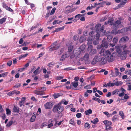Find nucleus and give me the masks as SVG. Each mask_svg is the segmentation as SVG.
<instances>
[{"mask_svg": "<svg viewBox=\"0 0 131 131\" xmlns=\"http://www.w3.org/2000/svg\"><path fill=\"white\" fill-rule=\"evenodd\" d=\"M100 53L101 54L105 55L107 59V61L109 62H112L113 61L116 54V52H114L111 54L109 51H104L103 50H101L100 51Z\"/></svg>", "mask_w": 131, "mask_h": 131, "instance_id": "nucleus-1", "label": "nucleus"}, {"mask_svg": "<svg viewBox=\"0 0 131 131\" xmlns=\"http://www.w3.org/2000/svg\"><path fill=\"white\" fill-rule=\"evenodd\" d=\"M63 101V100L61 102L54 106L52 110L54 113L60 114L63 111L64 108L61 105V104L62 103V102L64 101Z\"/></svg>", "mask_w": 131, "mask_h": 131, "instance_id": "nucleus-2", "label": "nucleus"}, {"mask_svg": "<svg viewBox=\"0 0 131 131\" xmlns=\"http://www.w3.org/2000/svg\"><path fill=\"white\" fill-rule=\"evenodd\" d=\"M126 92V90L124 89L121 88L120 89L115 90L112 92V95H114L116 93L118 94V96L122 97L124 95V93Z\"/></svg>", "mask_w": 131, "mask_h": 131, "instance_id": "nucleus-3", "label": "nucleus"}, {"mask_svg": "<svg viewBox=\"0 0 131 131\" xmlns=\"http://www.w3.org/2000/svg\"><path fill=\"white\" fill-rule=\"evenodd\" d=\"M57 41L53 42L50 46H49V48L50 50L53 51L58 49L60 47V45L58 43Z\"/></svg>", "mask_w": 131, "mask_h": 131, "instance_id": "nucleus-4", "label": "nucleus"}, {"mask_svg": "<svg viewBox=\"0 0 131 131\" xmlns=\"http://www.w3.org/2000/svg\"><path fill=\"white\" fill-rule=\"evenodd\" d=\"M104 56L102 57H100V62L101 65H103L105 64L107 61V59L105 55H103Z\"/></svg>", "mask_w": 131, "mask_h": 131, "instance_id": "nucleus-5", "label": "nucleus"}, {"mask_svg": "<svg viewBox=\"0 0 131 131\" xmlns=\"http://www.w3.org/2000/svg\"><path fill=\"white\" fill-rule=\"evenodd\" d=\"M129 51L127 50H125L122 53L121 58L122 59H125L126 57L127 54L129 53Z\"/></svg>", "mask_w": 131, "mask_h": 131, "instance_id": "nucleus-6", "label": "nucleus"}, {"mask_svg": "<svg viewBox=\"0 0 131 131\" xmlns=\"http://www.w3.org/2000/svg\"><path fill=\"white\" fill-rule=\"evenodd\" d=\"M45 108L46 109H49L52 108V104L51 103L49 102H47L44 105Z\"/></svg>", "mask_w": 131, "mask_h": 131, "instance_id": "nucleus-7", "label": "nucleus"}, {"mask_svg": "<svg viewBox=\"0 0 131 131\" xmlns=\"http://www.w3.org/2000/svg\"><path fill=\"white\" fill-rule=\"evenodd\" d=\"M124 94H125V93ZM123 96V97H121L120 100H122L123 102H126L127 101V100L129 98V97L126 94H124V95Z\"/></svg>", "mask_w": 131, "mask_h": 131, "instance_id": "nucleus-8", "label": "nucleus"}, {"mask_svg": "<svg viewBox=\"0 0 131 131\" xmlns=\"http://www.w3.org/2000/svg\"><path fill=\"white\" fill-rule=\"evenodd\" d=\"M34 92L35 94L39 95H42L45 94V92L42 90H35L34 91Z\"/></svg>", "mask_w": 131, "mask_h": 131, "instance_id": "nucleus-9", "label": "nucleus"}, {"mask_svg": "<svg viewBox=\"0 0 131 131\" xmlns=\"http://www.w3.org/2000/svg\"><path fill=\"white\" fill-rule=\"evenodd\" d=\"M99 57L97 56L95 57L93 59L91 62L92 64H95L96 63L98 62H100V59Z\"/></svg>", "mask_w": 131, "mask_h": 131, "instance_id": "nucleus-10", "label": "nucleus"}, {"mask_svg": "<svg viewBox=\"0 0 131 131\" xmlns=\"http://www.w3.org/2000/svg\"><path fill=\"white\" fill-rule=\"evenodd\" d=\"M129 40V38L127 36H125L121 38L119 40V42H126Z\"/></svg>", "mask_w": 131, "mask_h": 131, "instance_id": "nucleus-11", "label": "nucleus"}, {"mask_svg": "<svg viewBox=\"0 0 131 131\" xmlns=\"http://www.w3.org/2000/svg\"><path fill=\"white\" fill-rule=\"evenodd\" d=\"M108 43L106 41H104L103 40V42L101 45V48L102 47H104L106 48L108 47Z\"/></svg>", "mask_w": 131, "mask_h": 131, "instance_id": "nucleus-12", "label": "nucleus"}, {"mask_svg": "<svg viewBox=\"0 0 131 131\" xmlns=\"http://www.w3.org/2000/svg\"><path fill=\"white\" fill-rule=\"evenodd\" d=\"M85 48V45H82L78 49V51H80L81 53H82L84 51Z\"/></svg>", "mask_w": 131, "mask_h": 131, "instance_id": "nucleus-13", "label": "nucleus"}, {"mask_svg": "<svg viewBox=\"0 0 131 131\" xmlns=\"http://www.w3.org/2000/svg\"><path fill=\"white\" fill-rule=\"evenodd\" d=\"M26 99V97H23L21 100L19 102V105L20 107H21L24 104V101Z\"/></svg>", "mask_w": 131, "mask_h": 131, "instance_id": "nucleus-14", "label": "nucleus"}, {"mask_svg": "<svg viewBox=\"0 0 131 131\" xmlns=\"http://www.w3.org/2000/svg\"><path fill=\"white\" fill-rule=\"evenodd\" d=\"M113 18H111L109 19L108 22V24L110 25H114V22L113 21Z\"/></svg>", "mask_w": 131, "mask_h": 131, "instance_id": "nucleus-15", "label": "nucleus"}, {"mask_svg": "<svg viewBox=\"0 0 131 131\" xmlns=\"http://www.w3.org/2000/svg\"><path fill=\"white\" fill-rule=\"evenodd\" d=\"M78 82L74 81L72 82L71 84V86H73L74 88H76L78 86Z\"/></svg>", "mask_w": 131, "mask_h": 131, "instance_id": "nucleus-16", "label": "nucleus"}, {"mask_svg": "<svg viewBox=\"0 0 131 131\" xmlns=\"http://www.w3.org/2000/svg\"><path fill=\"white\" fill-rule=\"evenodd\" d=\"M96 50L95 49H92L90 51L89 54L90 55L92 56L94 55L96 53Z\"/></svg>", "mask_w": 131, "mask_h": 131, "instance_id": "nucleus-17", "label": "nucleus"}, {"mask_svg": "<svg viewBox=\"0 0 131 131\" xmlns=\"http://www.w3.org/2000/svg\"><path fill=\"white\" fill-rule=\"evenodd\" d=\"M81 53L80 51H78V50L76 51V52L75 54L74 57L75 58H79L80 56V54Z\"/></svg>", "mask_w": 131, "mask_h": 131, "instance_id": "nucleus-18", "label": "nucleus"}, {"mask_svg": "<svg viewBox=\"0 0 131 131\" xmlns=\"http://www.w3.org/2000/svg\"><path fill=\"white\" fill-rule=\"evenodd\" d=\"M103 123L105 124L106 126H110L112 124L111 121L107 120H105L103 121Z\"/></svg>", "mask_w": 131, "mask_h": 131, "instance_id": "nucleus-19", "label": "nucleus"}, {"mask_svg": "<svg viewBox=\"0 0 131 131\" xmlns=\"http://www.w3.org/2000/svg\"><path fill=\"white\" fill-rule=\"evenodd\" d=\"M13 112H14L18 113L19 112V108L18 107L14 106L13 108Z\"/></svg>", "mask_w": 131, "mask_h": 131, "instance_id": "nucleus-20", "label": "nucleus"}, {"mask_svg": "<svg viewBox=\"0 0 131 131\" xmlns=\"http://www.w3.org/2000/svg\"><path fill=\"white\" fill-rule=\"evenodd\" d=\"M40 69V67H38L37 69L35 70L34 72L33 73L34 74H35V75H37L40 73V72L39 71V70Z\"/></svg>", "mask_w": 131, "mask_h": 131, "instance_id": "nucleus-21", "label": "nucleus"}, {"mask_svg": "<svg viewBox=\"0 0 131 131\" xmlns=\"http://www.w3.org/2000/svg\"><path fill=\"white\" fill-rule=\"evenodd\" d=\"M92 113V111L91 109H89L85 112V113L86 115H89Z\"/></svg>", "mask_w": 131, "mask_h": 131, "instance_id": "nucleus-22", "label": "nucleus"}, {"mask_svg": "<svg viewBox=\"0 0 131 131\" xmlns=\"http://www.w3.org/2000/svg\"><path fill=\"white\" fill-rule=\"evenodd\" d=\"M121 23V21L120 20H118L114 22V25L115 26H117Z\"/></svg>", "mask_w": 131, "mask_h": 131, "instance_id": "nucleus-23", "label": "nucleus"}, {"mask_svg": "<svg viewBox=\"0 0 131 131\" xmlns=\"http://www.w3.org/2000/svg\"><path fill=\"white\" fill-rule=\"evenodd\" d=\"M34 114L33 113V115L30 119V121L31 122H33L35 121L36 118V116L35 115V114Z\"/></svg>", "mask_w": 131, "mask_h": 131, "instance_id": "nucleus-24", "label": "nucleus"}, {"mask_svg": "<svg viewBox=\"0 0 131 131\" xmlns=\"http://www.w3.org/2000/svg\"><path fill=\"white\" fill-rule=\"evenodd\" d=\"M86 37L85 36L81 37L80 39V41L81 42H82L85 40Z\"/></svg>", "mask_w": 131, "mask_h": 131, "instance_id": "nucleus-25", "label": "nucleus"}, {"mask_svg": "<svg viewBox=\"0 0 131 131\" xmlns=\"http://www.w3.org/2000/svg\"><path fill=\"white\" fill-rule=\"evenodd\" d=\"M92 99L93 100L97 101L99 103H100L101 101L100 99L95 97L94 96L93 97Z\"/></svg>", "mask_w": 131, "mask_h": 131, "instance_id": "nucleus-26", "label": "nucleus"}, {"mask_svg": "<svg viewBox=\"0 0 131 131\" xmlns=\"http://www.w3.org/2000/svg\"><path fill=\"white\" fill-rule=\"evenodd\" d=\"M118 34H119L121 33L122 34L124 33L125 32H126V31H125V28H123L120 30H118Z\"/></svg>", "mask_w": 131, "mask_h": 131, "instance_id": "nucleus-27", "label": "nucleus"}, {"mask_svg": "<svg viewBox=\"0 0 131 131\" xmlns=\"http://www.w3.org/2000/svg\"><path fill=\"white\" fill-rule=\"evenodd\" d=\"M118 40V38L117 37H114L113 39V42L115 44L117 43Z\"/></svg>", "mask_w": 131, "mask_h": 131, "instance_id": "nucleus-28", "label": "nucleus"}, {"mask_svg": "<svg viewBox=\"0 0 131 131\" xmlns=\"http://www.w3.org/2000/svg\"><path fill=\"white\" fill-rule=\"evenodd\" d=\"M62 95L61 93H58L57 94H54L53 96L55 98H57Z\"/></svg>", "mask_w": 131, "mask_h": 131, "instance_id": "nucleus-29", "label": "nucleus"}, {"mask_svg": "<svg viewBox=\"0 0 131 131\" xmlns=\"http://www.w3.org/2000/svg\"><path fill=\"white\" fill-rule=\"evenodd\" d=\"M113 36L111 35L108 36L107 37V40L109 42H110L112 39Z\"/></svg>", "mask_w": 131, "mask_h": 131, "instance_id": "nucleus-30", "label": "nucleus"}, {"mask_svg": "<svg viewBox=\"0 0 131 131\" xmlns=\"http://www.w3.org/2000/svg\"><path fill=\"white\" fill-rule=\"evenodd\" d=\"M6 20V18H5L4 17L0 19V24H2L4 22H5Z\"/></svg>", "mask_w": 131, "mask_h": 131, "instance_id": "nucleus-31", "label": "nucleus"}, {"mask_svg": "<svg viewBox=\"0 0 131 131\" xmlns=\"http://www.w3.org/2000/svg\"><path fill=\"white\" fill-rule=\"evenodd\" d=\"M89 55L88 53H86L84 57V59L85 60H88L89 58Z\"/></svg>", "mask_w": 131, "mask_h": 131, "instance_id": "nucleus-32", "label": "nucleus"}, {"mask_svg": "<svg viewBox=\"0 0 131 131\" xmlns=\"http://www.w3.org/2000/svg\"><path fill=\"white\" fill-rule=\"evenodd\" d=\"M126 2L122 1L119 4V6L120 7H122L124 5H125L126 3Z\"/></svg>", "mask_w": 131, "mask_h": 131, "instance_id": "nucleus-33", "label": "nucleus"}, {"mask_svg": "<svg viewBox=\"0 0 131 131\" xmlns=\"http://www.w3.org/2000/svg\"><path fill=\"white\" fill-rule=\"evenodd\" d=\"M92 39H90V38H88L87 39V41H88V45H90L91 44L92 42Z\"/></svg>", "mask_w": 131, "mask_h": 131, "instance_id": "nucleus-34", "label": "nucleus"}, {"mask_svg": "<svg viewBox=\"0 0 131 131\" xmlns=\"http://www.w3.org/2000/svg\"><path fill=\"white\" fill-rule=\"evenodd\" d=\"M117 119V116L115 115L113 117L112 119V121L113 122H115Z\"/></svg>", "mask_w": 131, "mask_h": 131, "instance_id": "nucleus-35", "label": "nucleus"}, {"mask_svg": "<svg viewBox=\"0 0 131 131\" xmlns=\"http://www.w3.org/2000/svg\"><path fill=\"white\" fill-rule=\"evenodd\" d=\"M70 123L73 125H74L75 123L74 121V119L73 118L71 119L70 121Z\"/></svg>", "mask_w": 131, "mask_h": 131, "instance_id": "nucleus-36", "label": "nucleus"}, {"mask_svg": "<svg viewBox=\"0 0 131 131\" xmlns=\"http://www.w3.org/2000/svg\"><path fill=\"white\" fill-rule=\"evenodd\" d=\"M64 28L62 27L58 28H57L54 31V32H56L57 31H58L60 30H62Z\"/></svg>", "mask_w": 131, "mask_h": 131, "instance_id": "nucleus-37", "label": "nucleus"}, {"mask_svg": "<svg viewBox=\"0 0 131 131\" xmlns=\"http://www.w3.org/2000/svg\"><path fill=\"white\" fill-rule=\"evenodd\" d=\"M73 48V46H69L68 48V52H69L72 50Z\"/></svg>", "mask_w": 131, "mask_h": 131, "instance_id": "nucleus-38", "label": "nucleus"}, {"mask_svg": "<svg viewBox=\"0 0 131 131\" xmlns=\"http://www.w3.org/2000/svg\"><path fill=\"white\" fill-rule=\"evenodd\" d=\"M56 9V8L55 7L53 8L52 10H51V12L50 13V15H53L55 12V11Z\"/></svg>", "mask_w": 131, "mask_h": 131, "instance_id": "nucleus-39", "label": "nucleus"}, {"mask_svg": "<svg viewBox=\"0 0 131 131\" xmlns=\"http://www.w3.org/2000/svg\"><path fill=\"white\" fill-rule=\"evenodd\" d=\"M111 33L113 34L116 35L117 34H118V30L117 31H116V30L113 29L112 30Z\"/></svg>", "mask_w": 131, "mask_h": 131, "instance_id": "nucleus-40", "label": "nucleus"}, {"mask_svg": "<svg viewBox=\"0 0 131 131\" xmlns=\"http://www.w3.org/2000/svg\"><path fill=\"white\" fill-rule=\"evenodd\" d=\"M55 64V63L54 62L52 61L48 63V66L49 67H51L54 66Z\"/></svg>", "mask_w": 131, "mask_h": 131, "instance_id": "nucleus-41", "label": "nucleus"}, {"mask_svg": "<svg viewBox=\"0 0 131 131\" xmlns=\"http://www.w3.org/2000/svg\"><path fill=\"white\" fill-rule=\"evenodd\" d=\"M85 15V14H83L82 15H81L80 14H79L78 15H76L75 16V18L77 17L78 18V19H79L83 15L84 16Z\"/></svg>", "mask_w": 131, "mask_h": 131, "instance_id": "nucleus-42", "label": "nucleus"}, {"mask_svg": "<svg viewBox=\"0 0 131 131\" xmlns=\"http://www.w3.org/2000/svg\"><path fill=\"white\" fill-rule=\"evenodd\" d=\"M6 114L8 115H10V114L11 111L9 108H6Z\"/></svg>", "mask_w": 131, "mask_h": 131, "instance_id": "nucleus-43", "label": "nucleus"}, {"mask_svg": "<svg viewBox=\"0 0 131 131\" xmlns=\"http://www.w3.org/2000/svg\"><path fill=\"white\" fill-rule=\"evenodd\" d=\"M84 127L85 128H88V129L89 128H90V124L87 122L85 123Z\"/></svg>", "mask_w": 131, "mask_h": 131, "instance_id": "nucleus-44", "label": "nucleus"}, {"mask_svg": "<svg viewBox=\"0 0 131 131\" xmlns=\"http://www.w3.org/2000/svg\"><path fill=\"white\" fill-rule=\"evenodd\" d=\"M13 123V121H11L6 125V126L8 127L10 126Z\"/></svg>", "mask_w": 131, "mask_h": 131, "instance_id": "nucleus-45", "label": "nucleus"}, {"mask_svg": "<svg viewBox=\"0 0 131 131\" xmlns=\"http://www.w3.org/2000/svg\"><path fill=\"white\" fill-rule=\"evenodd\" d=\"M6 9L11 12H13V10L9 7L7 6V7H6Z\"/></svg>", "mask_w": 131, "mask_h": 131, "instance_id": "nucleus-46", "label": "nucleus"}, {"mask_svg": "<svg viewBox=\"0 0 131 131\" xmlns=\"http://www.w3.org/2000/svg\"><path fill=\"white\" fill-rule=\"evenodd\" d=\"M119 114L121 116L122 119H123V117L124 116V114L123 112L120 111L119 112Z\"/></svg>", "mask_w": 131, "mask_h": 131, "instance_id": "nucleus-47", "label": "nucleus"}, {"mask_svg": "<svg viewBox=\"0 0 131 131\" xmlns=\"http://www.w3.org/2000/svg\"><path fill=\"white\" fill-rule=\"evenodd\" d=\"M125 31H128L131 30V27L129 26L128 27L125 28Z\"/></svg>", "mask_w": 131, "mask_h": 131, "instance_id": "nucleus-48", "label": "nucleus"}, {"mask_svg": "<svg viewBox=\"0 0 131 131\" xmlns=\"http://www.w3.org/2000/svg\"><path fill=\"white\" fill-rule=\"evenodd\" d=\"M100 37V34L97 33L96 35V38L95 39L96 40H98L99 39Z\"/></svg>", "mask_w": 131, "mask_h": 131, "instance_id": "nucleus-49", "label": "nucleus"}, {"mask_svg": "<svg viewBox=\"0 0 131 131\" xmlns=\"http://www.w3.org/2000/svg\"><path fill=\"white\" fill-rule=\"evenodd\" d=\"M63 77L62 76H59L57 77V79L59 80L63 79Z\"/></svg>", "mask_w": 131, "mask_h": 131, "instance_id": "nucleus-50", "label": "nucleus"}, {"mask_svg": "<svg viewBox=\"0 0 131 131\" xmlns=\"http://www.w3.org/2000/svg\"><path fill=\"white\" fill-rule=\"evenodd\" d=\"M112 128V127L110 126H106V129L108 131L110 130Z\"/></svg>", "mask_w": 131, "mask_h": 131, "instance_id": "nucleus-51", "label": "nucleus"}, {"mask_svg": "<svg viewBox=\"0 0 131 131\" xmlns=\"http://www.w3.org/2000/svg\"><path fill=\"white\" fill-rule=\"evenodd\" d=\"M120 84H122V82L121 81H117L115 83V85L116 86H118Z\"/></svg>", "mask_w": 131, "mask_h": 131, "instance_id": "nucleus-52", "label": "nucleus"}, {"mask_svg": "<svg viewBox=\"0 0 131 131\" xmlns=\"http://www.w3.org/2000/svg\"><path fill=\"white\" fill-rule=\"evenodd\" d=\"M39 26V24H37L35 26H33L31 28V30H32L35 28H37Z\"/></svg>", "mask_w": 131, "mask_h": 131, "instance_id": "nucleus-53", "label": "nucleus"}, {"mask_svg": "<svg viewBox=\"0 0 131 131\" xmlns=\"http://www.w3.org/2000/svg\"><path fill=\"white\" fill-rule=\"evenodd\" d=\"M104 29V25L102 26L100 28V32H102L103 31Z\"/></svg>", "mask_w": 131, "mask_h": 131, "instance_id": "nucleus-54", "label": "nucleus"}, {"mask_svg": "<svg viewBox=\"0 0 131 131\" xmlns=\"http://www.w3.org/2000/svg\"><path fill=\"white\" fill-rule=\"evenodd\" d=\"M28 54H25L24 55H21L19 56V58L20 59L23 58H25L27 56V55Z\"/></svg>", "mask_w": 131, "mask_h": 131, "instance_id": "nucleus-55", "label": "nucleus"}, {"mask_svg": "<svg viewBox=\"0 0 131 131\" xmlns=\"http://www.w3.org/2000/svg\"><path fill=\"white\" fill-rule=\"evenodd\" d=\"M12 64V61L11 60H9L8 61L7 63V66H10Z\"/></svg>", "mask_w": 131, "mask_h": 131, "instance_id": "nucleus-56", "label": "nucleus"}, {"mask_svg": "<svg viewBox=\"0 0 131 131\" xmlns=\"http://www.w3.org/2000/svg\"><path fill=\"white\" fill-rule=\"evenodd\" d=\"M115 72L116 73V76H117V75H118L119 73L118 70V69L116 68H115Z\"/></svg>", "mask_w": 131, "mask_h": 131, "instance_id": "nucleus-57", "label": "nucleus"}, {"mask_svg": "<svg viewBox=\"0 0 131 131\" xmlns=\"http://www.w3.org/2000/svg\"><path fill=\"white\" fill-rule=\"evenodd\" d=\"M93 121H94V124H95L97 123V122L99 121V120L97 118H95Z\"/></svg>", "mask_w": 131, "mask_h": 131, "instance_id": "nucleus-58", "label": "nucleus"}, {"mask_svg": "<svg viewBox=\"0 0 131 131\" xmlns=\"http://www.w3.org/2000/svg\"><path fill=\"white\" fill-rule=\"evenodd\" d=\"M70 55V54L69 53V52H67L65 54V55L64 56L65 58H67Z\"/></svg>", "mask_w": 131, "mask_h": 131, "instance_id": "nucleus-59", "label": "nucleus"}, {"mask_svg": "<svg viewBox=\"0 0 131 131\" xmlns=\"http://www.w3.org/2000/svg\"><path fill=\"white\" fill-rule=\"evenodd\" d=\"M82 116L81 114V113H78L76 114V116L78 118H80Z\"/></svg>", "mask_w": 131, "mask_h": 131, "instance_id": "nucleus-60", "label": "nucleus"}, {"mask_svg": "<svg viewBox=\"0 0 131 131\" xmlns=\"http://www.w3.org/2000/svg\"><path fill=\"white\" fill-rule=\"evenodd\" d=\"M39 89L40 90H43V91H45L46 90V88L45 87H40L39 88Z\"/></svg>", "mask_w": 131, "mask_h": 131, "instance_id": "nucleus-61", "label": "nucleus"}, {"mask_svg": "<svg viewBox=\"0 0 131 131\" xmlns=\"http://www.w3.org/2000/svg\"><path fill=\"white\" fill-rule=\"evenodd\" d=\"M13 92H14V94H20V92L18 91H13Z\"/></svg>", "mask_w": 131, "mask_h": 131, "instance_id": "nucleus-62", "label": "nucleus"}, {"mask_svg": "<svg viewBox=\"0 0 131 131\" xmlns=\"http://www.w3.org/2000/svg\"><path fill=\"white\" fill-rule=\"evenodd\" d=\"M65 56L64 55H62L60 59V60L63 61L65 59Z\"/></svg>", "mask_w": 131, "mask_h": 131, "instance_id": "nucleus-63", "label": "nucleus"}, {"mask_svg": "<svg viewBox=\"0 0 131 131\" xmlns=\"http://www.w3.org/2000/svg\"><path fill=\"white\" fill-rule=\"evenodd\" d=\"M116 51L118 53H120L121 52V51L119 49V47H118Z\"/></svg>", "mask_w": 131, "mask_h": 131, "instance_id": "nucleus-64", "label": "nucleus"}]
</instances>
